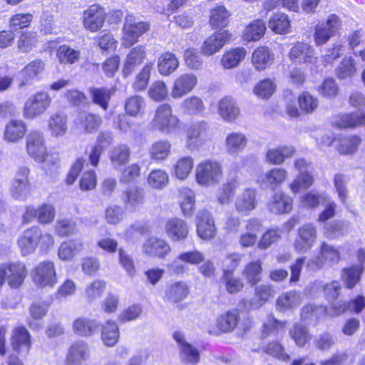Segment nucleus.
I'll use <instances>...</instances> for the list:
<instances>
[{"instance_id": "22", "label": "nucleus", "mask_w": 365, "mask_h": 365, "mask_svg": "<svg viewBox=\"0 0 365 365\" xmlns=\"http://www.w3.org/2000/svg\"><path fill=\"white\" fill-rule=\"evenodd\" d=\"M50 103L51 98L46 93H37L26 101L24 106L26 114H41Z\"/></svg>"}, {"instance_id": "39", "label": "nucleus", "mask_w": 365, "mask_h": 365, "mask_svg": "<svg viewBox=\"0 0 365 365\" xmlns=\"http://www.w3.org/2000/svg\"><path fill=\"white\" fill-rule=\"evenodd\" d=\"M266 26L264 21L257 19L249 24L243 33L244 39L247 41H257L264 34Z\"/></svg>"}, {"instance_id": "36", "label": "nucleus", "mask_w": 365, "mask_h": 365, "mask_svg": "<svg viewBox=\"0 0 365 365\" xmlns=\"http://www.w3.org/2000/svg\"><path fill=\"white\" fill-rule=\"evenodd\" d=\"M273 60L270 50L267 47L257 48L253 53L252 61L258 71L265 69Z\"/></svg>"}, {"instance_id": "11", "label": "nucleus", "mask_w": 365, "mask_h": 365, "mask_svg": "<svg viewBox=\"0 0 365 365\" xmlns=\"http://www.w3.org/2000/svg\"><path fill=\"white\" fill-rule=\"evenodd\" d=\"M341 259V255L338 249L325 242H322L319 248V255L309 262L308 266L311 268H319L327 262L337 263Z\"/></svg>"}, {"instance_id": "3", "label": "nucleus", "mask_w": 365, "mask_h": 365, "mask_svg": "<svg viewBox=\"0 0 365 365\" xmlns=\"http://www.w3.org/2000/svg\"><path fill=\"white\" fill-rule=\"evenodd\" d=\"M149 29V24L140 21L132 14H128L125 18L123 27L122 46L125 48L132 46Z\"/></svg>"}, {"instance_id": "32", "label": "nucleus", "mask_w": 365, "mask_h": 365, "mask_svg": "<svg viewBox=\"0 0 365 365\" xmlns=\"http://www.w3.org/2000/svg\"><path fill=\"white\" fill-rule=\"evenodd\" d=\"M88 92L93 103L106 111L108 107L110 99L114 93V90L107 88L91 87Z\"/></svg>"}, {"instance_id": "61", "label": "nucleus", "mask_w": 365, "mask_h": 365, "mask_svg": "<svg viewBox=\"0 0 365 365\" xmlns=\"http://www.w3.org/2000/svg\"><path fill=\"white\" fill-rule=\"evenodd\" d=\"M298 104L302 111L312 113L319 106V100L309 92H303L298 97Z\"/></svg>"}, {"instance_id": "23", "label": "nucleus", "mask_w": 365, "mask_h": 365, "mask_svg": "<svg viewBox=\"0 0 365 365\" xmlns=\"http://www.w3.org/2000/svg\"><path fill=\"white\" fill-rule=\"evenodd\" d=\"M365 309V297L358 295L351 299L349 302L337 303L333 304L331 316H338L346 311L352 314H360Z\"/></svg>"}, {"instance_id": "24", "label": "nucleus", "mask_w": 365, "mask_h": 365, "mask_svg": "<svg viewBox=\"0 0 365 365\" xmlns=\"http://www.w3.org/2000/svg\"><path fill=\"white\" fill-rule=\"evenodd\" d=\"M167 235L173 241H180L187 237L189 230L185 222L180 218L169 220L165 226Z\"/></svg>"}, {"instance_id": "34", "label": "nucleus", "mask_w": 365, "mask_h": 365, "mask_svg": "<svg viewBox=\"0 0 365 365\" xmlns=\"http://www.w3.org/2000/svg\"><path fill=\"white\" fill-rule=\"evenodd\" d=\"M145 58V51L144 47L139 46L133 48L127 55L123 73L129 75L134 68L143 63Z\"/></svg>"}, {"instance_id": "37", "label": "nucleus", "mask_w": 365, "mask_h": 365, "mask_svg": "<svg viewBox=\"0 0 365 365\" xmlns=\"http://www.w3.org/2000/svg\"><path fill=\"white\" fill-rule=\"evenodd\" d=\"M239 321L237 311L227 312L220 314L217 319V326L223 332L232 331L235 329Z\"/></svg>"}, {"instance_id": "14", "label": "nucleus", "mask_w": 365, "mask_h": 365, "mask_svg": "<svg viewBox=\"0 0 365 365\" xmlns=\"http://www.w3.org/2000/svg\"><path fill=\"white\" fill-rule=\"evenodd\" d=\"M197 84V78L192 73H185L176 78L172 88L171 96L181 98L190 93Z\"/></svg>"}, {"instance_id": "56", "label": "nucleus", "mask_w": 365, "mask_h": 365, "mask_svg": "<svg viewBox=\"0 0 365 365\" xmlns=\"http://www.w3.org/2000/svg\"><path fill=\"white\" fill-rule=\"evenodd\" d=\"M10 192L14 199L25 201L31 195V184L22 182V181H20V182L13 181L10 188Z\"/></svg>"}, {"instance_id": "19", "label": "nucleus", "mask_w": 365, "mask_h": 365, "mask_svg": "<svg viewBox=\"0 0 365 365\" xmlns=\"http://www.w3.org/2000/svg\"><path fill=\"white\" fill-rule=\"evenodd\" d=\"M197 233L201 239L205 240L213 239L216 236L217 227L215 220L209 212L203 210L199 213Z\"/></svg>"}, {"instance_id": "26", "label": "nucleus", "mask_w": 365, "mask_h": 365, "mask_svg": "<svg viewBox=\"0 0 365 365\" xmlns=\"http://www.w3.org/2000/svg\"><path fill=\"white\" fill-rule=\"evenodd\" d=\"M174 339L179 343L180 347L181 359L187 364H195L200 360L199 351L190 344L183 340V335L180 332H175Z\"/></svg>"}, {"instance_id": "33", "label": "nucleus", "mask_w": 365, "mask_h": 365, "mask_svg": "<svg viewBox=\"0 0 365 365\" xmlns=\"http://www.w3.org/2000/svg\"><path fill=\"white\" fill-rule=\"evenodd\" d=\"M179 203L185 216L191 215L195 210V194L189 187H182L179 191Z\"/></svg>"}, {"instance_id": "62", "label": "nucleus", "mask_w": 365, "mask_h": 365, "mask_svg": "<svg viewBox=\"0 0 365 365\" xmlns=\"http://www.w3.org/2000/svg\"><path fill=\"white\" fill-rule=\"evenodd\" d=\"M289 335L295 344L304 346L310 339L309 331L306 327L297 324L289 330Z\"/></svg>"}, {"instance_id": "31", "label": "nucleus", "mask_w": 365, "mask_h": 365, "mask_svg": "<svg viewBox=\"0 0 365 365\" xmlns=\"http://www.w3.org/2000/svg\"><path fill=\"white\" fill-rule=\"evenodd\" d=\"M246 50L242 47H237L227 51L222 56L221 65L225 69H230L237 67L245 58Z\"/></svg>"}, {"instance_id": "42", "label": "nucleus", "mask_w": 365, "mask_h": 365, "mask_svg": "<svg viewBox=\"0 0 365 365\" xmlns=\"http://www.w3.org/2000/svg\"><path fill=\"white\" fill-rule=\"evenodd\" d=\"M125 205L128 209L134 210L143 203L144 194L143 190L131 187L124 193Z\"/></svg>"}, {"instance_id": "64", "label": "nucleus", "mask_w": 365, "mask_h": 365, "mask_svg": "<svg viewBox=\"0 0 365 365\" xmlns=\"http://www.w3.org/2000/svg\"><path fill=\"white\" fill-rule=\"evenodd\" d=\"M237 185L235 182L224 184L218 190L217 195V202L220 205H228L231 202L235 192Z\"/></svg>"}, {"instance_id": "8", "label": "nucleus", "mask_w": 365, "mask_h": 365, "mask_svg": "<svg viewBox=\"0 0 365 365\" xmlns=\"http://www.w3.org/2000/svg\"><path fill=\"white\" fill-rule=\"evenodd\" d=\"M339 26V19L335 14H331L326 21L318 23L314 34L315 44L317 46L325 44L336 34Z\"/></svg>"}, {"instance_id": "17", "label": "nucleus", "mask_w": 365, "mask_h": 365, "mask_svg": "<svg viewBox=\"0 0 365 365\" xmlns=\"http://www.w3.org/2000/svg\"><path fill=\"white\" fill-rule=\"evenodd\" d=\"M231 34L227 31L215 32L207 37L201 46V52L211 56L218 52L230 39Z\"/></svg>"}, {"instance_id": "60", "label": "nucleus", "mask_w": 365, "mask_h": 365, "mask_svg": "<svg viewBox=\"0 0 365 365\" xmlns=\"http://www.w3.org/2000/svg\"><path fill=\"white\" fill-rule=\"evenodd\" d=\"M335 123L339 128H356L365 125V115H339Z\"/></svg>"}, {"instance_id": "13", "label": "nucleus", "mask_w": 365, "mask_h": 365, "mask_svg": "<svg viewBox=\"0 0 365 365\" xmlns=\"http://www.w3.org/2000/svg\"><path fill=\"white\" fill-rule=\"evenodd\" d=\"M11 344L14 351L26 357L31 346V336L28 330L24 327L15 328L11 334Z\"/></svg>"}, {"instance_id": "16", "label": "nucleus", "mask_w": 365, "mask_h": 365, "mask_svg": "<svg viewBox=\"0 0 365 365\" xmlns=\"http://www.w3.org/2000/svg\"><path fill=\"white\" fill-rule=\"evenodd\" d=\"M287 171L282 168H272L258 178V182L266 188L275 190L287 179Z\"/></svg>"}, {"instance_id": "21", "label": "nucleus", "mask_w": 365, "mask_h": 365, "mask_svg": "<svg viewBox=\"0 0 365 365\" xmlns=\"http://www.w3.org/2000/svg\"><path fill=\"white\" fill-rule=\"evenodd\" d=\"M292 198L283 192H277L268 202L267 208L274 214L289 213L292 210Z\"/></svg>"}, {"instance_id": "49", "label": "nucleus", "mask_w": 365, "mask_h": 365, "mask_svg": "<svg viewBox=\"0 0 365 365\" xmlns=\"http://www.w3.org/2000/svg\"><path fill=\"white\" fill-rule=\"evenodd\" d=\"M101 122V120L98 115H77L76 119H75L77 128L87 133L96 130Z\"/></svg>"}, {"instance_id": "45", "label": "nucleus", "mask_w": 365, "mask_h": 365, "mask_svg": "<svg viewBox=\"0 0 365 365\" xmlns=\"http://www.w3.org/2000/svg\"><path fill=\"white\" fill-rule=\"evenodd\" d=\"M262 261L257 259L246 265L242 274L248 283L255 285L261 280L260 275L262 272Z\"/></svg>"}, {"instance_id": "15", "label": "nucleus", "mask_w": 365, "mask_h": 365, "mask_svg": "<svg viewBox=\"0 0 365 365\" xmlns=\"http://www.w3.org/2000/svg\"><path fill=\"white\" fill-rule=\"evenodd\" d=\"M46 68L45 62L41 58H36L26 64L19 72V86L22 87L31 83L34 80L38 79Z\"/></svg>"}, {"instance_id": "58", "label": "nucleus", "mask_w": 365, "mask_h": 365, "mask_svg": "<svg viewBox=\"0 0 365 365\" xmlns=\"http://www.w3.org/2000/svg\"><path fill=\"white\" fill-rule=\"evenodd\" d=\"M106 282L96 279L88 284L85 289V296L88 301L93 302L100 298L105 292Z\"/></svg>"}, {"instance_id": "59", "label": "nucleus", "mask_w": 365, "mask_h": 365, "mask_svg": "<svg viewBox=\"0 0 365 365\" xmlns=\"http://www.w3.org/2000/svg\"><path fill=\"white\" fill-rule=\"evenodd\" d=\"M179 66V61L176 56L170 52L161 55V75L169 76Z\"/></svg>"}, {"instance_id": "44", "label": "nucleus", "mask_w": 365, "mask_h": 365, "mask_svg": "<svg viewBox=\"0 0 365 365\" xmlns=\"http://www.w3.org/2000/svg\"><path fill=\"white\" fill-rule=\"evenodd\" d=\"M356 73L355 61L352 57H344L336 68V76L339 79L351 78Z\"/></svg>"}, {"instance_id": "20", "label": "nucleus", "mask_w": 365, "mask_h": 365, "mask_svg": "<svg viewBox=\"0 0 365 365\" xmlns=\"http://www.w3.org/2000/svg\"><path fill=\"white\" fill-rule=\"evenodd\" d=\"M90 350L88 344L83 341H77L70 346L66 359V365H81L88 359Z\"/></svg>"}, {"instance_id": "1", "label": "nucleus", "mask_w": 365, "mask_h": 365, "mask_svg": "<svg viewBox=\"0 0 365 365\" xmlns=\"http://www.w3.org/2000/svg\"><path fill=\"white\" fill-rule=\"evenodd\" d=\"M18 247L23 256L35 252L39 247L42 252H47L54 245L53 236L48 232H43L37 225L32 226L19 236L17 241Z\"/></svg>"}, {"instance_id": "18", "label": "nucleus", "mask_w": 365, "mask_h": 365, "mask_svg": "<svg viewBox=\"0 0 365 365\" xmlns=\"http://www.w3.org/2000/svg\"><path fill=\"white\" fill-rule=\"evenodd\" d=\"M257 205V192L255 189L247 188L240 193L235 199L236 211L242 215H247L256 209Z\"/></svg>"}, {"instance_id": "5", "label": "nucleus", "mask_w": 365, "mask_h": 365, "mask_svg": "<svg viewBox=\"0 0 365 365\" xmlns=\"http://www.w3.org/2000/svg\"><path fill=\"white\" fill-rule=\"evenodd\" d=\"M27 275L26 264L21 262H14L0 265V286L5 280L11 288L20 287Z\"/></svg>"}, {"instance_id": "7", "label": "nucleus", "mask_w": 365, "mask_h": 365, "mask_svg": "<svg viewBox=\"0 0 365 365\" xmlns=\"http://www.w3.org/2000/svg\"><path fill=\"white\" fill-rule=\"evenodd\" d=\"M26 152L36 162L43 163L47 161L48 153L42 133L31 131L26 137Z\"/></svg>"}, {"instance_id": "9", "label": "nucleus", "mask_w": 365, "mask_h": 365, "mask_svg": "<svg viewBox=\"0 0 365 365\" xmlns=\"http://www.w3.org/2000/svg\"><path fill=\"white\" fill-rule=\"evenodd\" d=\"M317 237V227L312 223H306L298 229V237L294 242L297 251L305 252L310 250Z\"/></svg>"}, {"instance_id": "30", "label": "nucleus", "mask_w": 365, "mask_h": 365, "mask_svg": "<svg viewBox=\"0 0 365 365\" xmlns=\"http://www.w3.org/2000/svg\"><path fill=\"white\" fill-rule=\"evenodd\" d=\"M332 312L333 306L329 309H327L322 306L307 304L302 309L301 317L305 322L315 323L325 314L331 316L330 313Z\"/></svg>"}, {"instance_id": "46", "label": "nucleus", "mask_w": 365, "mask_h": 365, "mask_svg": "<svg viewBox=\"0 0 365 365\" xmlns=\"http://www.w3.org/2000/svg\"><path fill=\"white\" fill-rule=\"evenodd\" d=\"M73 330L80 336H90L96 330L98 325L95 320L88 318H78L73 322Z\"/></svg>"}, {"instance_id": "35", "label": "nucleus", "mask_w": 365, "mask_h": 365, "mask_svg": "<svg viewBox=\"0 0 365 365\" xmlns=\"http://www.w3.org/2000/svg\"><path fill=\"white\" fill-rule=\"evenodd\" d=\"M273 289L270 285L262 284L256 287L255 297L249 302L250 309H259L263 306L270 297H273Z\"/></svg>"}, {"instance_id": "53", "label": "nucleus", "mask_w": 365, "mask_h": 365, "mask_svg": "<svg viewBox=\"0 0 365 365\" xmlns=\"http://www.w3.org/2000/svg\"><path fill=\"white\" fill-rule=\"evenodd\" d=\"M188 294V287L185 282H178L171 284L166 291L167 297L177 302L184 299Z\"/></svg>"}, {"instance_id": "52", "label": "nucleus", "mask_w": 365, "mask_h": 365, "mask_svg": "<svg viewBox=\"0 0 365 365\" xmlns=\"http://www.w3.org/2000/svg\"><path fill=\"white\" fill-rule=\"evenodd\" d=\"M38 43V35L35 31L22 33L17 41L18 48L24 53L30 52Z\"/></svg>"}, {"instance_id": "63", "label": "nucleus", "mask_w": 365, "mask_h": 365, "mask_svg": "<svg viewBox=\"0 0 365 365\" xmlns=\"http://www.w3.org/2000/svg\"><path fill=\"white\" fill-rule=\"evenodd\" d=\"M345 223L341 220H334L325 225L324 235L328 239H335L344 235Z\"/></svg>"}, {"instance_id": "51", "label": "nucleus", "mask_w": 365, "mask_h": 365, "mask_svg": "<svg viewBox=\"0 0 365 365\" xmlns=\"http://www.w3.org/2000/svg\"><path fill=\"white\" fill-rule=\"evenodd\" d=\"M130 157V149L124 144L114 147L110 153V159L114 166H120L125 164Z\"/></svg>"}, {"instance_id": "54", "label": "nucleus", "mask_w": 365, "mask_h": 365, "mask_svg": "<svg viewBox=\"0 0 365 365\" xmlns=\"http://www.w3.org/2000/svg\"><path fill=\"white\" fill-rule=\"evenodd\" d=\"M360 143L358 136L351 135L340 139L336 148L341 154L351 155L356 152Z\"/></svg>"}, {"instance_id": "2", "label": "nucleus", "mask_w": 365, "mask_h": 365, "mask_svg": "<svg viewBox=\"0 0 365 365\" xmlns=\"http://www.w3.org/2000/svg\"><path fill=\"white\" fill-rule=\"evenodd\" d=\"M223 176L222 167L215 160H205L196 167L195 180L202 187H210L220 183Z\"/></svg>"}, {"instance_id": "27", "label": "nucleus", "mask_w": 365, "mask_h": 365, "mask_svg": "<svg viewBox=\"0 0 365 365\" xmlns=\"http://www.w3.org/2000/svg\"><path fill=\"white\" fill-rule=\"evenodd\" d=\"M83 250V242L81 239L71 240L61 244L58 248V257L61 260L72 259Z\"/></svg>"}, {"instance_id": "40", "label": "nucleus", "mask_w": 365, "mask_h": 365, "mask_svg": "<svg viewBox=\"0 0 365 365\" xmlns=\"http://www.w3.org/2000/svg\"><path fill=\"white\" fill-rule=\"evenodd\" d=\"M363 271L364 267L361 265L351 266L342 270L341 279L347 288H353L360 281Z\"/></svg>"}, {"instance_id": "6", "label": "nucleus", "mask_w": 365, "mask_h": 365, "mask_svg": "<svg viewBox=\"0 0 365 365\" xmlns=\"http://www.w3.org/2000/svg\"><path fill=\"white\" fill-rule=\"evenodd\" d=\"M31 274L35 285L40 288L53 287L57 283L55 265L51 261L38 263L31 270Z\"/></svg>"}, {"instance_id": "43", "label": "nucleus", "mask_w": 365, "mask_h": 365, "mask_svg": "<svg viewBox=\"0 0 365 365\" xmlns=\"http://www.w3.org/2000/svg\"><path fill=\"white\" fill-rule=\"evenodd\" d=\"M48 128L52 136H63L68 128L66 115L51 116L48 122Z\"/></svg>"}, {"instance_id": "48", "label": "nucleus", "mask_w": 365, "mask_h": 365, "mask_svg": "<svg viewBox=\"0 0 365 365\" xmlns=\"http://www.w3.org/2000/svg\"><path fill=\"white\" fill-rule=\"evenodd\" d=\"M193 166L194 160L192 157H182L174 165L175 175L178 179L185 180L191 173Z\"/></svg>"}, {"instance_id": "41", "label": "nucleus", "mask_w": 365, "mask_h": 365, "mask_svg": "<svg viewBox=\"0 0 365 365\" xmlns=\"http://www.w3.org/2000/svg\"><path fill=\"white\" fill-rule=\"evenodd\" d=\"M229 13L223 6H217L210 11V23L215 29L225 27L229 23Z\"/></svg>"}, {"instance_id": "50", "label": "nucleus", "mask_w": 365, "mask_h": 365, "mask_svg": "<svg viewBox=\"0 0 365 365\" xmlns=\"http://www.w3.org/2000/svg\"><path fill=\"white\" fill-rule=\"evenodd\" d=\"M314 183V177L312 172H305L299 173L289 185V189L293 193H297L301 190L307 189Z\"/></svg>"}, {"instance_id": "29", "label": "nucleus", "mask_w": 365, "mask_h": 365, "mask_svg": "<svg viewBox=\"0 0 365 365\" xmlns=\"http://www.w3.org/2000/svg\"><path fill=\"white\" fill-rule=\"evenodd\" d=\"M294 153L295 150L291 146L271 148L267 152L266 160L272 165H282L285 159L292 157Z\"/></svg>"}, {"instance_id": "12", "label": "nucleus", "mask_w": 365, "mask_h": 365, "mask_svg": "<svg viewBox=\"0 0 365 365\" xmlns=\"http://www.w3.org/2000/svg\"><path fill=\"white\" fill-rule=\"evenodd\" d=\"M105 20V11L98 5H92L83 11V26L90 31L95 32L100 30L103 27Z\"/></svg>"}, {"instance_id": "57", "label": "nucleus", "mask_w": 365, "mask_h": 365, "mask_svg": "<svg viewBox=\"0 0 365 365\" xmlns=\"http://www.w3.org/2000/svg\"><path fill=\"white\" fill-rule=\"evenodd\" d=\"M80 57V51L67 45H62L57 50V58L61 63H76Z\"/></svg>"}, {"instance_id": "25", "label": "nucleus", "mask_w": 365, "mask_h": 365, "mask_svg": "<svg viewBox=\"0 0 365 365\" xmlns=\"http://www.w3.org/2000/svg\"><path fill=\"white\" fill-rule=\"evenodd\" d=\"M26 130V125L23 120L13 119L5 127L4 139L9 143H16L24 137Z\"/></svg>"}, {"instance_id": "10", "label": "nucleus", "mask_w": 365, "mask_h": 365, "mask_svg": "<svg viewBox=\"0 0 365 365\" xmlns=\"http://www.w3.org/2000/svg\"><path fill=\"white\" fill-rule=\"evenodd\" d=\"M290 60L297 63L315 64L317 62L314 48L307 43L298 42L289 53Z\"/></svg>"}, {"instance_id": "55", "label": "nucleus", "mask_w": 365, "mask_h": 365, "mask_svg": "<svg viewBox=\"0 0 365 365\" xmlns=\"http://www.w3.org/2000/svg\"><path fill=\"white\" fill-rule=\"evenodd\" d=\"M55 232L59 237H67L78 232L76 222L68 218L59 219L55 225Z\"/></svg>"}, {"instance_id": "47", "label": "nucleus", "mask_w": 365, "mask_h": 365, "mask_svg": "<svg viewBox=\"0 0 365 365\" xmlns=\"http://www.w3.org/2000/svg\"><path fill=\"white\" fill-rule=\"evenodd\" d=\"M290 21L287 14L276 13L269 19V27L277 34H283L289 31Z\"/></svg>"}, {"instance_id": "28", "label": "nucleus", "mask_w": 365, "mask_h": 365, "mask_svg": "<svg viewBox=\"0 0 365 365\" xmlns=\"http://www.w3.org/2000/svg\"><path fill=\"white\" fill-rule=\"evenodd\" d=\"M302 302L301 294L295 291L281 294L277 299V309L281 312L294 309Z\"/></svg>"}, {"instance_id": "4", "label": "nucleus", "mask_w": 365, "mask_h": 365, "mask_svg": "<svg viewBox=\"0 0 365 365\" xmlns=\"http://www.w3.org/2000/svg\"><path fill=\"white\" fill-rule=\"evenodd\" d=\"M56 217L54 206L48 202L43 203L38 207L33 205L26 206L21 219L23 224H29L36 221L41 225L51 224Z\"/></svg>"}, {"instance_id": "38", "label": "nucleus", "mask_w": 365, "mask_h": 365, "mask_svg": "<svg viewBox=\"0 0 365 365\" xmlns=\"http://www.w3.org/2000/svg\"><path fill=\"white\" fill-rule=\"evenodd\" d=\"M101 338L108 346H113L118 342L119 329L115 322L109 320L102 327Z\"/></svg>"}]
</instances>
